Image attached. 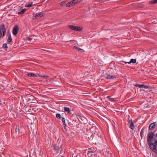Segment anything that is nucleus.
I'll list each match as a JSON object with an SVG mask.
<instances>
[{
    "label": "nucleus",
    "mask_w": 157,
    "mask_h": 157,
    "mask_svg": "<svg viewBox=\"0 0 157 157\" xmlns=\"http://www.w3.org/2000/svg\"><path fill=\"white\" fill-rule=\"evenodd\" d=\"M155 137H157V134H156L155 135Z\"/></svg>",
    "instance_id": "4c0bfd02"
},
{
    "label": "nucleus",
    "mask_w": 157,
    "mask_h": 157,
    "mask_svg": "<svg viewBox=\"0 0 157 157\" xmlns=\"http://www.w3.org/2000/svg\"><path fill=\"white\" fill-rule=\"evenodd\" d=\"M62 122H63V127L64 128H65L66 127V124L65 123V118H63V117H62Z\"/></svg>",
    "instance_id": "4468645a"
},
{
    "label": "nucleus",
    "mask_w": 157,
    "mask_h": 157,
    "mask_svg": "<svg viewBox=\"0 0 157 157\" xmlns=\"http://www.w3.org/2000/svg\"><path fill=\"white\" fill-rule=\"evenodd\" d=\"M33 5V2H31V3L27 5L26 6V7L28 8L30 7H31Z\"/></svg>",
    "instance_id": "5701e85b"
},
{
    "label": "nucleus",
    "mask_w": 157,
    "mask_h": 157,
    "mask_svg": "<svg viewBox=\"0 0 157 157\" xmlns=\"http://www.w3.org/2000/svg\"><path fill=\"white\" fill-rule=\"evenodd\" d=\"M108 78V76L106 77V78Z\"/></svg>",
    "instance_id": "ea45409f"
},
{
    "label": "nucleus",
    "mask_w": 157,
    "mask_h": 157,
    "mask_svg": "<svg viewBox=\"0 0 157 157\" xmlns=\"http://www.w3.org/2000/svg\"><path fill=\"white\" fill-rule=\"evenodd\" d=\"M109 100L112 101H114L113 98H110L109 97Z\"/></svg>",
    "instance_id": "bb28decb"
},
{
    "label": "nucleus",
    "mask_w": 157,
    "mask_h": 157,
    "mask_svg": "<svg viewBox=\"0 0 157 157\" xmlns=\"http://www.w3.org/2000/svg\"><path fill=\"white\" fill-rule=\"evenodd\" d=\"M94 137V136L93 134L91 135L90 137H88V138H89V139L90 140H91L93 139Z\"/></svg>",
    "instance_id": "393cba45"
},
{
    "label": "nucleus",
    "mask_w": 157,
    "mask_h": 157,
    "mask_svg": "<svg viewBox=\"0 0 157 157\" xmlns=\"http://www.w3.org/2000/svg\"><path fill=\"white\" fill-rule=\"evenodd\" d=\"M59 148V147L57 145H55L54 146V149L56 150H57Z\"/></svg>",
    "instance_id": "412c9836"
},
{
    "label": "nucleus",
    "mask_w": 157,
    "mask_h": 157,
    "mask_svg": "<svg viewBox=\"0 0 157 157\" xmlns=\"http://www.w3.org/2000/svg\"><path fill=\"white\" fill-rule=\"evenodd\" d=\"M128 123L129 124V127L132 129L133 130L134 129V124L132 122V120H130L128 121Z\"/></svg>",
    "instance_id": "6e6552de"
},
{
    "label": "nucleus",
    "mask_w": 157,
    "mask_h": 157,
    "mask_svg": "<svg viewBox=\"0 0 157 157\" xmlns=\"http://www.w3.org/2000/svg\"><path fill=\"white\" fill-rule=\"evenodd\" d=\"M128 62H125V61H124V63L125 64H126V63H128Z\"/></svg>",
    "instance_id": "c9c22d12"
},
{
    "label": "nucleus",
    "mask_w": 157,
    "mask_h": 157,
    "mask_svg": "<svg viewBox=\"0 0 157 157\" xmlns=\"http://www.w3.org/2000/svg\"><path fill=\"white\" fill-rule=\"evenodd\" d=\"M26 9H22L21 11L19 12L18 13V14H23L26 11Z\"/></svg>",
    "instance_id": "2eb2a0df"
},
{
    "label": "nucleus",
    "mask_w": 157,
    "mask_h": 157,
    "mask_svg": "<svg viewBox=\"0 0 157 157\" xmlns=\"http://www.w3.org/2000/svg\"><path fill=\"white\" fill-rule=\"evenodd\" d=\"M16 126L15 128V132L16 133H17L18 132V136H21V133H22V132H21L20 131V128H19V127H17V126H14V127Z\"/></svg>",
    "instance_id": "20e7f679"
},
{
    "label": "nucleus",
    "mask_w": 157,
    "mask_h": 157,
    "mask_svg": "<svg viewBox=\"0 0 157 157\" xmlns=\"http://www.w3.org/2000/svg\"><path fill=\"white\" fill-rule=\"evenodd\" d=\"M2 36V32L1 30H0V38Z\"/></svg>",
    "instance_id": "7c9ffc66"
},
{
    "label": "nucleus",
    "mask_w": 157,
    "mask_h": 157,
    "mask_svg": "<svg viewBox=\"0 0 157 157\" xmlns=\"http://www.w3.org/2000/svg\"><path fill=\"white\" fill-rule=\"evenodd\" d=\"M149 145L150 148L153 151H155L156 150V146L153 143L151 142L150 143L148 144Z\"/></svg>",
    "instance_id": "7ed1b4c3"
},
{
    "label": "nucleus",
    "mask_w": 157,
    "mask_h": 157,
    "mask_svg": "<svg viewBox=\"0 0 157 157\" xmlns=\"http://www.w3.org/2000/svg\"><path fill=\"white\" fill-rule=\"evenodd\" d=\"M88 156H89L90 155H91V152H89L88 153Z\"/></svg>",
    "instance_id": "72a5a7b5"
},
{
    "label": "nucleus",
    "mask_w": 157,
    "mask_h": 157,
    "mask_svg": "<svg viewBox=\"0 0 157 157\" xmlns=\"http://www.w3.org/2000/svg\"><path fill=\"white\" fill-rule=\"evenodd\" d=\"M38 76H40L41 77H43L44 78H47L48 77V76H40L39 75H38Z\"/></svg>",
    "instance_id": "c756f323"
},
{
    "label": "nucleus",
    "mask_w": 157,
    "mask_h": 157,
    "mask_svg": "<svg viewBox=\"0 0 157 157\" xmlns=\"http://www.w3.org/2000/svg\"><path fill=\"white\" fill-rule=\"evenodd\" d=\"M25 75L29 77H37V75L33 73H28L27 72L25 73Z\"/></svg>",
    "instance_id": "9d476101"
},
{
    "label": "nucleus",
    "mask_w": 157,
    "mask_h": 157,
    "mask_svg": "<svg viewBox=\"0 0 157 157\" xmlns=\"http://www.w3.org/2000/svg\"><path fill=\"white\" fill-rule=\"evenodd\" d=\"M7 41L9 42H10L12 41V38L10 35Z\"/></svg>",
    "instance_id": "4be33fe9"
},
{
    "label": "nucleus",
    "mask_w": 157,
    "mask_h": 157,
    "mask_svg": "<svg viewBox=\"0 0 157 157\" xmlns=\"http://www.w3.org/2000/svg\"><path fill=\"white\" fill-rule=\"evenodd\" d=\"M155 123H153L150 124L149 127V129L150 130H152L155 128Z\"/></svg>",
    "instance_id": "0eeeda50"
},
{
    "label": "nucleus",
    "mask_w": 157,
    "mask_h": 157,
    "mask_svg": "<svg viewBox=\"0 0 157 157\" xmlns=\"http://www.w3.org/2000/svg\"><path fill=\"white\" fill-rule=\"evenodd\" d=\"M143 85H139L138 84H136L135 86L136 87H138L140 88H143Z\"/></svg>",
    "instance_id": "f3484780"
},
{
    "label": "nucleus",
    "mask_w": 157,
    "mask_h": 157,
    "mask_svg": "<svg viewBox=\"0 0 157 157\" xmlns=\"http://www.w3.org/2000/svg\"><path fill=\"white\" fill-rule=\"evenodd\" d=\"M81 1V0H73L71 1V2L73 5H74L77 3L80 2Z\"/></svg>",
    "instance_id": "f8f14e48"
},
{
    "label": "nucleus",
    "mask_w": 157,
    "mask_h": 157,
    "mask_svg": "<svg viewBox=\"0 0 157 157\" xmlns=\"http://www.w3.org/2000/svg\"><path fill=\"white\" fill-rule=\"evenodd\" d=\"M157 2V0H154L151 1L149 2V3L151 4H153Z\"/></svg>",
    "instance_id": "a211bd4d"
},
{
    "label": "nucleus",
    "mask_w": 157,
    "mask_h": 157,
    "mask_svg": "<svg viewBox=\"0 0 157 157\" xmlns=\"http://www.w3.org/2000/svg\"><path fill=\"white\" fill-rule=\"evenodd\" d=\"M112 71H113V69H112V68H111V70H110V71L111 72H112Z\"/></svg>",
    "instance_id": "f704fd0d"
},
{
    "label": "nucleus",
    "mask_w": 157,
    "mask_h": 157,
    "mask_svg": "<svg viewBox=\"0 0 157 157\" xmlns=\"http://www.w3.org/2000/svg\"><path fill=\"white\" fill-rule=\"evenodd\" d=\"M27 39L30 41H31L33 38H27Z\"/></svg>",
    "instance_id": "473e14b6"
},
{
    "label": "nucleus",
    "mask_w": 157,
    "mask_h": 157,
    "mask_svg": "<svg viewBox=\"0 0 157 157\" xmlns=\"http://www.w3.org/2000/svg\"><path fill=\"white\" fill-rule=\"evenodd\" d=\"M56 117L57 118L60 119L61 118V115L57 113L56 115Z\"/></svg>",
    "instance_id": "b1692460"
},
{
    "label": "nucleus",
    "mask_w": 157,
    "mask_h": 157,
    "mask_svg": "<svg viewBox=\"0 0 157 157\" xmlns=\"http://www.w3.org/2000/svg\"><path fill=\"white\" fill-rule=\"evenodd\" d=\"M74 48L75 49H77V50L80 52H84V50L78 47L77 46H75Z\"/></svg>",
    "instance_id": "1a4fd4ad"
},
{
    "label": "nucleus",
    "mask_w": 157,
    "mask_h": 157,
    "mask_svg": "<svg viewBox=\"0 0 157 157\" xmlns=\"http://www.w3.org/2000/svg\"><path fill=\"white\" fill-rule=\"evenodd\" d=\"M73 6V5L72 4L71 1L67 3L66 5V6L67 7H70Z\"/></svg>",
    "instance_id": "dca6fc26"
},
{
    "label": "nucleus",
    "mask_w": 157,
    "mask_h": 157,
    "mask_svg": "<svg viewBox=\"0 0 157 157\" xmlns=\"http://www.w3.org/2000/svg\"><path fill=\"white\" fill-rule=\"evenodd\" d=\"M136 59H131L130 61L128 62V63L130 64L131 63H136Z\"/></svg>",
    "instance_id": "ddd939ff"
},
{
    "label": "nucleus",
    "mask_w": 157,
    "mask_h": 157,
    "mask_svg": "<svg viewBox=\"0 0 157 157\" xmlns=\"http://www.w3.org/2000/svg\"><path fill=\"white\" fill-rule=\"evenodd\" d=\"M96 131H98V129H96Z\"/></svg>",
    "instance_id": "58836bf2"
},
{
    "label": "nucleus",
    "mask_w": 157,
    "mask_h": 157,
    "mask_svg": "<svg viewBox=\"0 0 157 157\" xmlns=\"http://www.w3.org/2000/svg\"><path fill=\"white\" fill-rule=\"evenodd\" d=\"M155 136L154 133L152 132H149L147 135V144L150 143L152 141V140Z\"/></svg>",
    "instance_id": "f257e3e1"
},
{
    "label": "nucleus",
    "mask_w": 157,
    "mask_h": 157,
    "mask_svg": "<svg viewBox=\"0 0 157 157\" xmlns=\"http://www.w3.org/2000/svg\"><path fill=\"white\" fill-rule=\"evenodd\" d=\"M3 31V36H4L6 33V30L4 29V30H2Z\"/></svg>",
    "instance_id": "cd10ccee"
},
{
    "label": "nucleus",
    "mask_w": 157,
    "mask_h": 157,
    "mask_svg": "<svg viewBox=\"0 0 157 157\" xmlns=\"http://www.w3.org/2000/svg\"><path fill=\"white\" fill-rule=\"evenodd\" d=\"M68 27L71 30L75 31H81L82 29V28L81 27L75 26L72 25H69Z\"/></svg>",
    "instance_id": "f03ea898"
},
{
    "label": "nucleus",
    "mask_w": 157,
    "mask_h": 157,
    "mask_svg": "<svg viewBox=\"0 0 157 157\" xmlns=\"http://www.w3.org/2000/svg\"><path fill=\"white\" fill-rule=\"evenodd\" d=\"M109 79H113V78H115L116 77L115 76H113V75H109Z\"/></svg>",
    "instance_id": "6ab92c4d"
},
{
    "label": "nucleus",
    "mask_w": 157,
    "mask_h": 157,
    "mask_svg": "<svg viewBox=\"0 0 157 157\" xmlns=\"http://www.w3.org/2000/svg\"><path fill=\"white\" fill-rule=\"evenodd\" d=\"M66 2L67 1H66L62 2L60 3V5L61 6H63Z\"/></svg>",
    "instance_id": "aec40b11"
},
{
    "label": "nucleus",
    "mask_w": 157,
    "mask_h": 157,
    "mask_svg": "<svg viewBox=\"0 0 157 157\" xmlns=\"http://www.w3.org/2000/svg\"><path fill=\"white\" fill-rule=\"evenodd\" d=\"M64 110L66 112H67V113H69L70 112L71 110L69 108L64 107Z\"/></svg>",
    "instance_id": "9b49d317"
},
{
    "label": "nucleus",
    "mask_w": 157,
    "mask_h": 157,
    "mask_svg": "<svg viewBox=\"0 0 157 157\" xmlns=\"http://www.w3.org/2000/svg\"><path fill=\"white\" fill-rule=\"evenodd\" d=\"M3 47L4 48H7V45L6 44H4L3 45Z\"/></svg>",
    "instance_id": "a878e982"
},
{
    "label": "nucleus",
    "mask_w": 157,
    "mask_h": 157,
    "mask_svg": "<svg viewBox=\"0 0 157 157\" xmlns=\"http://www.w3.org/2000/svg\"><path fill=\"white\" fill-rule=\"evenodd\" d=\"M143 88H144V89H147L148 88V86L146 85H144L143 86Z\"/></svg>",
    "instance_id": "c85d7f7f"
},
{
    "label": "nucleus",
    "mask_w": 157,
    "mask_h": 157,
    "mask_svg": "<svg viewBox=\"0 0 157 157\" xmlns=\"http://www.w3.org/2000/svg\"><path fill=\"white\" fill-rule=\"evenodd\" d=\"M155 144L156 146L157 145V140L155 141Z\"/></svg>",
    "instance_id": "2f4dec72"
},
{
    "label": "nucleus",
    "mask_w": 157,
    "mask_h": 157,
    "mask_svg": "<svg viewBox=\"0 0 157 157\" xmlns=\"http://www.w3.org/2000/svg\"><path fill=\"white\" fill-rule=\"evenodd\" d=\"M44 14L43 13L41 12L38 13H36L34 17H41L44 16Z\"/></svg>",
    "instance_id": "423d86ee"
},
{
    "label": "nucleus",
    "mask_w": 157,
    "mask_h": 157,
    "mask_svg": "<svg viewBox=\"0 0 157 157\" xmlns=\"http://www.w3.org/2000/svg\"><path fill=\"white\" fill-rule=\"evenodd\" d=\"M140 135L141 137H142V134L141 132H140Z\"/></svg>",
    "instance_id": "e433bc0d"
},
{
    "label": "nucleus",
    "mask_w": 157,
    "mask_h": 157,
    "mask_svg": "<svg viewBox=\"0 0 157 157\" xmlns=\"http://www.w3.org/2000/svg\"><path fill=\"white\" fill-rule=\"evenodd\" d=\"M18 29L17 26H15L13 29V33L14 35H16L18 33Z\"/></svg>",
    "instance_id": "39448f33"
}]
</instances>
